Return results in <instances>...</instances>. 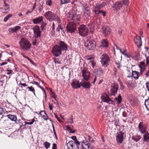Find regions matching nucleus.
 Wrapping results in <instances>:
<instances>
[{"label": "nucleus", "instance_id": "f257e3e1", "mask_svg": "<svg viewBox=\"0 0 149 149\" xmlns=\"http://www.w3.org/2000/svg\"><path fill=\"white\" fill-rule=\"evenodd\" d=\"M44 16L47 20L50 22L56 20L58 23L61 22V20L58 15L50 11L46 12L44 15Z\"/></svg>", "mask_w": 149, "mask_h": 149}, {"label": "nucleus", "instance_id": "f03ea898", "mask_svg": "<svg viewBox=\"0 0 149 149\" xmlns=\"http://www.w3.org/2000/svg\"><path fill=\"white\" fill-rule=\"evenodd\" d=\"M20 47L24 50H27L31 47L29 41L25 38H22L19 42Z\"/></svg>", "mask_w": 149, "mask_h": 149}, {"label": "nucleus", "instance_id": "7ed1b4c3", "mask_svg": "<svg viewBox=\"0 0 149 149\" xmlns=\"http://www.w3.org/2000/svg\"><path fill=\"white\" fill-rule=\"evenodd\" d=\"M68 17L70 19H72L75 22H78L80 21V16L77 15L72 9L68 13Z\"/></svg>", "mask_w": 149, "mask_h": 149}, {"label": "nucleus", "instance_id": "20e7f679", "mask_svg": "<svg viewBox=\"0 0 149 149\" xmlns=\"http://www.w3.org/2000/svg\"><path fill=\"white\" fill-rule=\"evenodd\" d=\"M84 46L88 50H93L95 48L96 42L95 41L90 40L87 39L85 42Z\"/></svg>", "mask_w": 149, "mask_h": 149}, {"label": "nucleus", "instance_id": "39448f33", "mask_svg": "<svg viewBox=\"0 0 149 149\" xmlns=\"http://www.w3.org/2000/svg\"><path fill=\"white\" fill-rule=\"evenodd\" d=\"M101 59L100 62L102 66L106 67L109 65L110 59L108 55L106 54H103Z\"/></svg>", "mask_w": 149, "mask_h": 149}, {"label": "nucleus", "instance_id": "423d86ee", "mask_svg": "<svg viewBox=\"0 0 149 149\" xmlns=\"http://www.w3.org/2000/svg\"><path fill=\"white\" fill-rule=\"evenodd\" d=\"M79 141H70L67 144V147L69 149H79V146L80 145Z\"/></svg>", "mask_w": 149, "mask_h": 149}, {"label": "nucleus", "instance_id": "0eeeda50", "mask_svg": "<svg viewBox=\"0 0 149 149\" xmlns=\"http://www.w3.org/2000/svg\"><path fill=\"white\" fill-rule=\"evenodd\" d=\"M79 34L82 36H85L87 35L88 29L87 26L84 24L80 26L78 28Z\"/></svg>", "mask_w": 149, "mask_h": 149}, {"label": "nucleus", "instance_id": "6e6552de", "mask_svg": "<svg viewBox=\"0 0 149 149\" xmlns=\"http://www.w3.org/2000/svg\"><path fill=\"white\" fill-rule=\"evenodd\" d=\"M123 6V2L119 1L115 2L113 4L112 7L113 10L116 11V13H119L122 9Z\"/></svg>", "mask_w": 149, "mask_h": 149}, {"label": "nucleus", "instance_id": "1a4fd4ad", "mask_svg": "<svg viewBox=\"0 0 149 149\" xmlns=\"http://www.w3.org/2000/svg\"><path fill=\"white\" fill-rule=\"evenodd\" d=\"M106 5V3L105 2H103L100 4H96L94 8V12L95 15L97 16H99L101 10L100 9L104 7Z\"/></svg>", "mask_w": 149, "mask_h": 149}, {"label": "nucleus", "instance_id": "9d476101", "mask_svg": "<svg viewBox=\"0 0 149 149\" xmlns=\"http://www.w3.org/2000/svg\"><path fill=\"white\" fill-rule=\"evenodd\" d=\"M76 24L73 22H70L67 24L66 29L68 32L72 33L76 29Z\"/></svg>", "mask_w": 149, "mask_h": 149}, {"label": "nucleus", "instance_id": "9b49d317", "mask_svg": "<svg viewBox=\"0 0 149 149\" xmlns=\"http://www.w3.org/2000/svg\"><path fill=\"white\" fill-rule=\"evenodd\" d=\"M61 49L58 45H55L53 48L52 53L55 56H59L62 54V50Z\"/></svg>", "mask_w": 149, "mask_h": 149}, {"label": "nucleus", "instance_id": "f8f14e48", "mask_svg": "<svg viewBox=\"0 0 149 149\" xmlns=\"http://www.w3.org/2000/svg\"><path fill=\"white\" fill-rule=\"evenodd\" d=\"M81 72L84 79L86 81H88L90 79L91 74L90 72L88 70L87 68H84L81 71Z\"/></svg>", "mask_w": 149, "mask_h": 149}, {"label": "nucleus", "instance_id": "ddd939ff", "mask_svg": "<svg viewBox=\"0 0 149 149\" xmlns=\"http://www.w3.org/2000/svg\"><path fill=\"white\" fill-rule=\"evenodd\" d=\"M147 127V124L146 123H144L143 122H140L138 127L139 131L141 134H144L147 132L146 131Z\"/></svg>", "mask_w": 149, "mask_h": 149}, {"label": "nucleus", "instance_id": "4468645a", "mask_svg": "<svg viewBox=\"0 0 149 149\" xmlns=\"http://www.w3.org/2000/svg\"><path fill=\"white\" fill-rule=\"evenodd\" d=\"M34 37L35 38H40L41 37V31H40V28L38 26L36 25L33 28Z\"/></svg>", "mask_w": 149, "mask_h": 149}, {"label": "nucleus", "instance_id": "2eb2a0df", "mask_svg": "<svg viewBox=\"0 0 149 149\" xmlns=\"http://www.w3.org/2000/svg\"><path fill=\"white\" fill-rule=\"evenodd\" d=\"M116 135V140L117 142L119 143H122L124 139V133L120 132H117Z\"/></svg>", "mask_w": 149, "mask_h": 149}, {"label": "nucleus", "instance_id": "dca6fc26", "mask_svg": "<svg viewBox=\"0 0 149 149\" xmlns=\"http://www.w3.org/2000/svg\"><path fill=\"white\" fill-rule=\"evenodd\" d=\"M101 99L102 101L104 102L111 104L112 101L111 99L107 95V94H102L101 97Z\"/></svg>", "mask_w": 149, "mask_h": 149}, {"label": "nucleus", "instance_id": "f3484780", "mask_svg": "<svg viewBox=\"0 0 149 149\" xmlns=\"http://www.w3.org/2000/svg\"><path fill=\"white\" fill-rule=\"evenodd\" d=\"M71 85L73 88H77L80 87L81 83H79V80L76 79H74L72 80Z\"/></svg>", "mask_w": 149, "mask_h": 149}, {"label": "nucleus", "instance_id": "a211bd4d", "mask_svg": "<svg viewBox=\"0 0 149 149\" xmlns=\"http://www.w3.org/2000/svg\"><path fill=\"white\" fill-rule=\"evenodd\" d=\"M103 34L107 36L109 35L111 32L110 29L109 27L108 26H104L102 28Z\"/></svg>", "mask_w": 149, "mask_h": 149}, {"label": "nucleus", "instance_id": "6ab92c4d", "mask_svg": "<svg viewBox=\"0 0 149 149\" xmlns=\"http://www.w3.org/2000/svg\"><path fill=\"white\" fill-rule=\"evenodd\" d=\"M59 46L60 47V49L62 51H66L68 49V45L64 42L63 41H60L59 43Z\"/></svg>", "mask_w": 149, "mask_h": 149}, {"label": "nucleus", "instance_id": "aec40b11", "mask_svg": "<svg viewBox=\"0 0 149 149\" xmlns=\"http://www.w3.org/2000/svg\"><path fill=\"white\" fill-rule=\"evenodd\" d=\"M118 86L116 83L112 84L111 85V90L112 93H116Z\"/></svg>", "mask_w": 149, "mask_h": 149}, {"label": "nucleus", "instance_id": "412c9836", "mask_svg": "<svg viewBox=\"0 0 149 149\" xmlns=\"http://www.w3.org/2000/svg\"><path fill=\"white\" fill-rule=\"evenodd\" d=\"M43 17L42 16L37 17L33 20V22L34 24H39L43 21Z\"/></svg>", "mask_w": 149, "mask_h": 149}, {"label": "nucleus", "instance_id": "4be33fe9", "mask_svg": "<svg viewBox=\"0 0 149 149\" xmlns=\"http://www.w3.org/2000/svg\"><path fill=\"white\" fill-rule=\"evenodd\" d=\"M134 41L135 43L139 47L141 46L142 42L141 38L140 36L136 37L135 39L134 40Z\"/></svg>", "mask_w": 149, "mask_h": 149}, {"label": "nucleus", "instance_id": "5701e85b", "mask_svg": "<svg viewBox=\"0 0 149 149\" xmlns=\"http://www.w3.org/2000/svg\"><path fill=\"white\" fill-rule=\"evenodd\" d=\"M4 5L2 8V11L3 13H7L9 10V6L8 4L4 2Z\"/></svg>", "mask_w": 149, "mask_h": 149}, {"label": "nucleus", "instance_id": "b1692460", "mask_svg": "<svg viewBox=\"0 0 149 149\" xmlns=\"http://www.w3.org/2000/svg\"><path fill=\"white\" fill-rule=\"evenodd\" d=\"M95 72H96L97 75L98 76H100L103 75L104 73L103 70L101 68H99L95 70Z\"/></svg>", "mask_w": 149, "mask_h": 149}, {"label": "nucleus", "instance_id": "393cba45", "mask_svg": "<svg viewBox=\"0 0 149 149\" xmlns=\"http://www.w3.org/2000/svg\"><path fill=\"white\" fill-rule=\"evenodd\" d=\"M109 45V42L106 39H103L102 40L100 46L102 47H107Z\"/></svg>", "mask_w": 149, "mask_h": 149}, {"label": "nucleus", "instance_id": "a878e982", "mask_svg": "<svg viewBox=\"0 0 149 149\" xmlns=\"http://www.w3.org/2000/svg\"><path fill=\"white\" fill-rule=\"evenodd\" d=\"M66 130L70 133H74L76 131V130L73 129V126H72V127H70L69 125H68L66 126Z\"/></svg>", "mask_w": 149, "mask_h": 149}, {"label": "nucleus", "instance_id": "bb28decb", "mask_svg": "<svg viewBox=\"0 0 149 149\" xmlns=\"http://www.w3.org/2000/svg\"><path fill=\"white\" fill-rule=\"evenodd\" d=\"M44 4L43 0H39V3L38 4V10L39 12H41L43 10V6Z\"/></svg>", "mask_w": 149, "mask_h": 149}, {"label": "nucleus", "instance_id": "cd10ccee", "mask_svg": "<svg viewBox=\"0 0 149 149\" xmlns=\"http://www.w3.org/2000/svg\"><path fill=\"white\" fill-rule=\"evenodd\" d=\"M81 86L85 88H88L90 87L91 84L89 82H84L81 83Z\"/></svg>", "mask_w": 149, "mask_h": 149}, {"label": "nucleus", "instance_id": "c85d7f7f", "mask_svg": "<svg viewBox=\"0 0 149 149\" xmlns=\"http://www.w3.org/2000/svg\"><path fill=\"white\" fill-rule=\"evenodd\" d=\"M143 135V141L147 142H149V134L147 131L145 132Z\"/></svg>", "mask_w": 149, "mask_h": 149}, {"label": "nucleus", "instance_id": "c756f323", "mask_svg": "<svg viewBox=\"0 0 149 149\" xmlns=\"http://www.w3.org/2000/svg\"><path fill=\"white\" fill-rule=\"evenodd\" d=\"M132 139L136 142L139 141L141 138V136L137 134L133 135L132 137Z\"/></svg>", "mask_w": 149, "mask_h": 149}, {"label": "nucleus", "instance_id": "7c9ffc66", "mask_svg": "<svg viewBox=\"0 0 149 149\" xmlns=\"http://www.w3.org/2000/svg\"><path fill=\"white\" fill-rule=\"evenodd\" d=\"M140 74L139 72L136 71H132V76L136 79H138L139 77Z\"/></svg>", "mask_w": 149, "mask_h": 149}, {"label": "nucleus", "instance_id": "2f4dec72", "mask_svg": "<svg viewBox=\"0 0 149 149\" xmlns=\"http://www.w3.org/2000/svg\"><path fill=\"white\" fill-rule=\"evenodd\" d=\"M91 11L89 8H86L85 9L84 15L86 18L89 17L90 15Z\"/></svg>", "mask_w": 149, "mask_h": 149}, {"label": "nucleus", "instance_id": "473e14b6", "mask_svg": "<svg viewBox=\"0 0 149 149\" xmlns=\"http://www.w3.org/2000/svg\"><path fill=\"white\" fill-rule=\"evenodd\" d=\"M88 27L90 29V31L91 33H93L95 30L94 25L93 23H91L88 25Z\"/></svg>", "mask_w": 149, "mask_h": 149}, {"label": "nucleus", "instance_id": "72a5a7b5", "mask_svg": "<svg viewBox=\"0 0 149 149\" xmlns=\"http://www.w3.org/2000/svg\"><path fill=\"white\" fill-rule=\"evenodd\" d=\"M8 118L13 121H15L17 120L16 116L10 114L8 115L7 116Z\"/></svg>", "mask_w": 149, "mask_h": 149}, {"label": "nucleus", "instance_id": "f704fd0d", "mask_svg": "<svg viewBox=\"0 0 149 149\" xmlns=\"http://www.w3.org/2000/svg\"><path fill=\"white\" fill-rule=\"evenodd\" d=\"M89 144L88 141L86 139L83 140L81 142V145L83 149Z\"/></svg>", "mask_w": 149, "mask_h": 149}, {"label": "nucleus", "instance_id": "c9c22d12", "mask_svg": "<svg viewBox=\"0 0 149 149\" xmlns=\"http://www.w3.org/2000/svg\"><path fill=\"white\" fill-rule=\"evenodd\" d=\"M2 63H0V65L1 66H3L4 65H6L8 64V62H10V60L9 59L7 60L6 59L5 61H2Z\"/></svg>", "mask_w": 149, "mask_h": 149}, {"label": "nucleus", "instance_id": "e433bc0d", "mask_svg": "<svg viewBox=\"0 0 149 149\" xmlns=\"http://www.w3.org/2000/svg\"><path fill=\"white\" fill-rule=\"evenodd\" d=\"M115 100L117 102L118 104L121 103L122 101V98L120 95H119L118 96L115 98Z\"/></svg>", "mask_w": 149, "mask_h": 149}, {"label": "nucleus", "instance_id": "4c0bfd02", "mask_svg": "<svg viewBox=\"0 0 149 149\" xmlns=\"http://www.w3.org/2000/svg\"><path fill=\"white\" fill-rule=\"evenodd\" d=\"M145 104L147 109L149 111V98L145 100Z\"/></svg>", "mask_w": 149, "mask_h": 149}, {"label": "nucleus", "instance_id": "58836bf2", "mask_svg": "<svg viewBox=\"0 0 149 149\" xmlns=\"http://www.w3.org/2000/svg\"><path fill=\"white\" fill-rule=\"evenodd\" d=\"M13 16L12 14H9L7 15L6 17H5L3 19V21L4 22H7L9 19V18L11 17H12Z\"/></svg>", "mask_w": 149, "mask_h": 149}, {"label": "nucleus", "instance_id": "ea45409f", "mask_svg": "<svg viewBox=\"0 0 149 149\" xmlns=\"http://www.w3.org/2000/svg\"><path fill=\"white\" fill-rule=\"evenodd\" d=\"M61 3L62 4H65L69 3L70 0H60Z\"/></svg>", "mask_w": 149, "mask_h": 149}, {"label": "nucleus", "instance_id": "a19ab883", "mask_svg": "<svg viewBox=\"0 0 149 149\" xmlns=\"http://www.w3.org/2000/svg\"><path fill=\"white\" fill-rule=\"evenodd\" d=\"M43 145H44L45 148L47 149H48L49 147L50 146V143L48 142H45L43 143Z\"/></svg>", "mask_w": 149, "mask_h": 149}, {"label": "nucleus", "instance_id": "79ce46f5", "mask_svg": "<svg viewBox=\"0 0 149 149\" xmlns=\"http://www.w3.org/2000/svg\"><path fill=\"white\" fill-rule=\"evenodd\" d=\"M47 24V23L46 22L43 21H42L41 25V28L42 30L44 29Z\"/></svg>", "mask_w": 149, "mask_h": 149}, {"label": "nucleus", "instance_id": "37998d69", "mask_svg": "<svg viewBox=\"0 0 149 149\" xmlns=\"http://www.w3.org/2000/svg\"><path fill=\"white\" fill-rule=\"evenodd\" d=\"M31 121L29 122H24V123H25V125L24 126H25L26 124L27 125H31L33 124L34 122L35 121V120L34 119H31Z\"/></svg>", "mask_w": 149, "mask_h": 149}, {"label": "nucleus", "instance_id": "c03bdc74", "mask_svg": "<svg viewBox=\"0 0 149 149\" xmlns=\"http://www.w3.org/2000/svg\"><path fill=\"white\" fill-rule=\"evenodd\" d=\"M13 28L15 32L16 33L17 31L21 29V27L19 26H17L14 27Z\"/></svg>", "mask_w": 149, "mask_h": 149}, {"label": "nucleus", "instance_id": "a18cd8bd", "mask_svg": "<svg viewBox=\"0 0 149 149\" xmlns=\"http://www.w3.org/2000/svg\"><path fill=\"white\" fill-rule=\"evenodd\" d=\"M27 88H28L29 91H31L33 93H35V90L32 86L30 87H28Z\"/></svg>", "mask_w": 149, "mask_h": 149}, {"label": "nucleus", "instance_id": "49530a36", "mask_svg": "<svg viewBox=\"0 0 149 149\" xmlns=\"http://www.w3.org/2000/svg\"><path fill=\"white\" fill-rule=\"evenodd\" d=\"M93 147L91 145L89 144L87 145L86 147H84V149H93Z\"/></svg>", "mask_w": 149, "mask_h": 149}, {"label": "nucleus", "instance_id": "de8ad7c7", "mask_svg": "<svg viewBox=\"0 0 149 149\" xmlns=\"http://www.w3.org/2000/svg\"><path fill=\"white\" fill-rule=\"evenodd\" d=\"M88 140L90 142L92 143H93L95 141L94 139L89 136H88Z\"/></svg>", "mask_w": 149, "mask_h": 149}, {"label": "nucleus", "instance_id": "09e8293b", "mask_svg": "<svg viewBox=\"0 0 149 149\" xmlns=\"http://www.w3.org/2000/svg\"><path fill=\"white\" fill-rule=\"evenodd\" d=\"M46 4L49 6H51L52 4V2L51 0H47L46 2Z\"/></svg>", "mask_w": 149, "mask_h": 149}, {"label": "nucleus", "instance_id": "8fccbe9b", "mask_svg": "<svg viewBox=\"0 0 149 149\" xmlns=\"http://www.w3.org/2000/svg\"><path fill=\"white\" fill-rule=\"evenodd\" d=\"M120 52L122 53V54L124 55L125 56H128L127 54L125 53V52L126 51L125 50L123 49V50H122V49H120Z\"/></svg>", "mask_w": 149, "mask_h": 149}, {"label": "nucleus", "instance_id": "3c124183", "mask_svg": "<svg viewBox=\"0 0 149 149\" xmlns=\"http://www.w3.org/2000/svg\"><path fill=\"white\" fill-rule=\"evenodd\" d=\"M145 63L144 62H141L139 64V68L145 67Z\"/></svg>", "mask_w": 149, "mask_h": 149}, {"label": "nucleus", "instance_id": "603ef678", "mask_svg": "<svg viewBox=\"0 0 149 149\" xmlns=\"http://www.w3.org/2000/svg\"><path fill=\"white\" fill-rule=\"evenodd\" d=\"M123 3H124L126 6V8L128 7V5L129 3V1L128 0H123Z\"/></svg>", "mask_w": 149, "mask_h": 149}, {"label": "nucleus", "instance_id": "864d4df0", "mask_svg": "<svg viewBox=\"0 0 149 149\" xmlns=\"http://www.w3.org/2000/svg\"><path fill=\"white\" fill-rule=\"evenodd\" d=\"M52 128H53V132H54V135L55 136L56 138V139H57V135H56V132L55 131L54 127V124H52Z\"/></svg>", "mask_w": 149, "mask_h": 149}, {"label": "nucleus", "instance_id": "5fc2aeb1", "mask_svg": "<svg viewBox=\"0 0 149 149\" xmlns=\"http://www.w3.org/2000/svg\"><path fill=\"white\" fill-rule=\"evenodd\" d=\"M71 138L73 140V141H76V142H77V141H79L77 140L76 136H72Z\"/></svg>", "mask_w": 149, "mask_h": 149}, {"label": "nucleus", "instance_id": "6e6d98bb", "mask_svg": "<svg viewBox=\"0 0 149 149\" xmlns=\"http://www.w3.org/2000/svg\"><path fill=\"white\" fill-rule=\"evenodd\" d=\"M8 32L10 33H15L14 31L13 27L11 28H10L8 29Z\"/></svg>", "mask_w": 149, "mask_h": 149}, {"label": "nucleus", "instance_id": "4d7b16f0", "mask_svg": "<svg viewBox=\"0 0 149 149\" xmlns=\"http://www.w3.org/2000/svg\"><path fill=\"white\" fill-rule=\"evenodd\" d=\"M120 88L121 89H123L124 88V86L123 85V83L121 81H120Z\"/></svg>", "mask_w": 149, "mask_h": 149}, {"label": "nucleus", "instance_id": "13d9d810", "mask_svg": "<svg viewBox=\"0 0 149 149\" xmlns=\"http://www.w3.org/2000/svg\"><path fill=\"white\" fill-rule=\"evenodd\" d=\"M114 125L116 126H119V120H115V122L114 123Z\"/></svg>", "mask_w": 149, "mask_h": 149}, {"label": "nucleus", "instance_id": "bf43d9fd", "mask_svg": "<svg viewBox=\"0 0 149 149\" xmlns=\"http://www.w3.org/2000/svg\"><path fill=\"white\" fill-rule=\"evenodd\" d=\"M7 74H10L13 73V71L11 70L7 69Z\"/></svg>", "mask_w": 149, "mask_h": 149}, {"label": "nucleus", "instance_id": "052dcab7", "mask_svg": "<svg viewBox=\"0 0 149 149\" xmlns=\"http://www.w3.org/2000/svg\"><path fill=\"white\" fill-rule=\"evenodd\" d=\"M42 117L45 120H47L48 119V117L46 113L45 115L42 116Z\"/></svg>", "mask_w": 149, "mask_h": 149}, {"label": "nucleus", "instance_id": "680f3d73", "mask_svg": "<svg viewBox=\"0 0 149 149\" xmlns=\"http://www.w3.org/2000/svg\"><path fill=\"white\" fill-rule=\"evenodd\" d=\"M140 68V73L141 74H142L143 72H144V71L145 70V67H141Z\"/></svg>", "mask_w": 149, "mask_h": 149}, {"label": "nucleus", "instance_id": "e2e57ef3", "mask_svg": "<svg viewBox=\"0 0 149 149\" xmlns=\"http://www.w3.org/2000/svg\"><path fill=\"white\" fill-rule=\"evenodd\" d=\"M46 113L45 112V111H41L39 114L41 115V117L42 116H43L44 115H45V114Z\"/></svg>", "mask_w": 149, "mask_h": 149}, {"label": "nucleus", "instance_id": "0e129e2a", "mask_svg": "<svg viewBox=\"0 0 149 149\" xmlns=\"http://www.w3.org/2000/svg\"><path fill=\"white\" fill-rule=\"evenodd\" d=\"M53 95H52V97L54 98L56 102L58 103V102L57 100L56 99V96L55 94H52Z\"/></svg>", "mask_w": 149, "mask_h": 149}, {"label": "nucleus", "instance_id": "69168bd1", "mask_svg": "<svg viewBox=\"0 0 149 149\" xmlns=\"http://www.w3.org/2000/svg\"><path fill=\"white\" fill-rule=\"evenodd\" d=\"M59 24L58 25V27L56 29V31H57L59 32L60 31V28H61V24H60V22L58 23Z\"/></svg>", "mask_w": 149, "mask_h": 149}, {"label": "nucleus", "instance_id": "338daca9", "mask_svg": "<svg viewBox=\"0 0 149 149\" xmlns=\"http://www.w3.org/2000/svg\"><path fill=\"white\" fill-rule=\"evenodd\" d=\"M4 113L3 109L0 107V115H2Z\"/></svg>", "mask_w": 149, "mask_h": 149}, {"label": "nucleus", "instance_id": "774afa93", "mask_svg": "<svg viewBox=\"0 0 149 149\" xmlns=\"http://www.w3.org/2000/svg\"><path fill=\"white\" fill-rule=\"evenodd\" d=\"M55 30H52L51 31V34L52 36H54L55 35Z\"/></svg>", "mask_w": 149, "mask_h": 149}]
</instances>
